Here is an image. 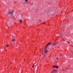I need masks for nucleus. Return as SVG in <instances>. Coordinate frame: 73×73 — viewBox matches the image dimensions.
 <instances>
[{"mask_svg": "<svg viewBox=\"0 0 73 73\" xmlns=\"http://www.w3.org/2000/svg\"><path fill=\"white\" fill-rule=\"evenodd\" d=\"M9 46V45H6L7 47H8Z\"/></svg>", "mask_w": 73, "mask_h": 73, "instance_id": "11", "label": "nucleus"}, {"mask_svg": "<svg viewBox=\"0 0 73 73\" xmlns=\"http://www.w3.org/2000/svg\"><path fill=\"white\" fill-rule=\"evenodd\" d=\"M41 21V20H40V21Z\"/></svg>", "mask_w": 73, "mask_h": 73, "instance_id": "17", "label": "nucleus"}, {"mask_svg": "<svg viewBox=\"0 0 73 73\" xmlns=\"http://www.w3.org/2000/svg\"><path fill=\"white\" fill-rule=\"evenodd\" d=\"M25 1H26V2H27L28 1V0H25Z\"/></svg>", "mask_w": 73, "mask_h": 73, "instance_id": "12", "label": "nucleus"}, {"mask_svg": "<svg viewBox=\"0 0 73 73\" xmlns=\"http://www.w3.org/2000/svg\"><path fill=\"white\" fill-rule=\"evenodd\" d=\"M19 20V21L20 23H22V20L21 19H20Z\"/></svg>", "mask_w": 73, "mask_h": 73, "instance_id": "6", "label": "nucleus"}, {"mask_svg": "<svg viewBox=\"0 0 73 73\" xmlns=\"http://www.w3.org/2000/svg\"><path fill=\"white\" fill-rule=\"evenodd\" d=\"M56 67V66H53V68H55Z\"/></svg>", "mask_w": 73, "mask_h": 73, "instance_id": "7", "label": "nucleus"}, {"mask_svg": "<svg viewBox=\"0 0 73 73\" xmlns=\"http://www.w3.org/2000/svg\"><path fill=\"white\" fill-rule=\"evenodd\" d=\"M57 44V42L56 43H54L52 44V46H54L55 45H56V44Z\"/></svg>", "mask_w": 73, "mask_h": 73, "instance_id": "3", "label": "nucleus"}, {"mask_svg": "<svg viewBox=\"0 0 73 73\" xmlns=\"http://www.w3.org/2000/svg\"><path fill=\"white\" fill-rule=\"evenodd\" d=\"M57 16V15H56V16Z\"/></svg>", "mask_w": 73, "mask_h": 73, "instance_id": "18", "label": "nucleus"}, {"mask_svg": "<svg viewBox=\"0 0 73 73\" xmlns=\"http://www.w3.org/2000/svg\"><path fill=\"white\" fill-rule=\"evenodd\" d=\"M53 72H57V70H53L51 72L52 73H53Z\"/></svg>", "mask_w": 73, "mask_h": 73, "instance_id": "4", "label": "nucleus"}, {"mask_svg": "<svg viewBox=\"0 0 73 73\" xmlns=\"http://www.w3.org/2000/svg\"><path fill=\"white\" fill-rule=\"evenodd\" d=\"M56 68H58V66H57L56 67Z\"/></svg>", "mask_w": 73, "mask_h": 73, "instance_id": "9", "label": "nucleus"}, {"mask_svg": "<svg viewBox=\"0 0 73 73\" xmlns=\"http://www.w3.org/2000/svg\"><path fill=\"white\" fill-rule=\"evenodd\" d=\"M51 42L50 43L46 45V46L45 48V50H44V52H45V50H46V48H46V47H47V46H48V45H50V44H51Z\"/></svg>", "mask_w": 73, "mask_h": 73, "instance_id": "2", "label": "nucleus"}, {"mask_svg": "<svg viewBox=\"0 0 73 73\" xmlns=\"http://www.w3.org/2000/svg\"><path fill=\"white\" fill-rule=\"evenodd\" d=\"M43 24H45V22H44V23Z\"/></svg>", "mask_w": 73, "mask_h": 73, "instance_id": "14", "label": "nucleus"}, {"mask_svg": "<svg viewBox=\"0 0 73 73\" xmlns=\"http://www.w3.org/2000/svg\"><path fill=\"white\" fill-rule=\"evenodd\" d=\"M13 12H14V11L13 10L12 12H7L6 14V15H9V14H11V15H13Z\"/></svg>", "mask_w": 73, "mask_h": 73, "instance_id": "1", "label": "nucleus"}, {"mask_svg": "<svg viewBox=\"0 0 73 73\" xmlns=\"http://www.w3.org/2000/svg\"><path fill=\"white\" fill-rule=\"evenodd\" d=\"M45 57V56L43 55V57Z\"/></svg>", "mask_w": 73, "mask_h": 73, "instance_id": "15", "label": "nucleus"}, {"mask_svg": "<svg viewBox=\"0 0 73 73\" xmlns=\"http://www.w3.org/2000/svg\"><path fill=\"white\" fill-rule=\"evenodd\" d=\"M42 54H43V52H42Z\"/></svg>", "mask_w": 73, "mask_h": 73, "instance_id": "16", "label": "nucleus"}, {"mask_svg": "<svg viewBox=\"0 0 73 73\" xmlns=\"http://www.w3.org/2000/svg\"><path fill=\"white\" fill-rule=\"evenodd\" d=\"M47 52H48V50H46L45 51V53H47Z\"/></svg>", "mask_w": 73, "mask_h": 73, "instance_id": "8", "label": "nucleus"}, {"mask_svg": "<svg viewBox=\"0 0 73 73\" xmlns=\"http://www.w3.org/2000/svg\"><path fill=\"white\" fill-rule=\"evenodd\" d=\"M37 68H38V67H37Z\"/></svg>", "mask_w": 73, "mask_h": 73, "instance_id": "19", "label": "nucleus"}, {"mask_svg": "<svg viewBox=\"0 0 73 73\" xmlns=\"http://www.w3.org/2000/svg\"><path fill=\"white\" fill-rule=\"evenodd\" d=\"M11 41H15V39H12Z\"/></svg>", "mask_w": 73, "mask_h": 73, "instance_id": "5", "label": "nucleus"}, {"mask_svg": "<svg viewBox=\"0 0 73 73\" xmlns=\"http://www.w3.org/2000/svg\"><path fill=\"white\" fill-rule=\"evenodd\" d=\"M58 58H56V59H57V60H58Z\"/></svg>", "mask_w": 73, "mask_h": 73, "instance_id": "13", "label": "nucleus"}, {"mask_svg": "<svg viewBox=\"0 0 73 73\" xmlns=\"http://www.w3.org/2000/svg\"><path fill=\"white\" fill-rule=\"evenodd\" d=\"M34 64L33 65V66L32 67V68H34Z\"/></svg>", "mask_w": 73, "mask_h": 73, "instance_id": "10", "label": "nucleus"}]
</instances>
